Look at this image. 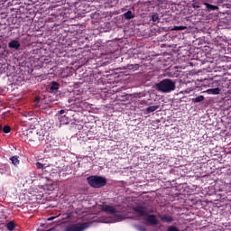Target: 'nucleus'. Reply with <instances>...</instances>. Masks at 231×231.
Returning <instances> with one entry per match:
<instances>
[{
  "mask_svg": "<svg viewBox=\"0 0 231 231\" xmlns=\"http://www.w3.org/2000/svg\"><path fill=\"white\" fill-rule=\"evenodd\" d=\"M155 88L161 93H171L176 89V81L171 79H164L157 83Z\"/></svg>",
  "mask_w": 231,
  "mask_h": 231,
  "instance_id": "1",
  "label": "nucleus"
},
{
  "mask_svg": "<svg viewBox=\"0 0 231 231\" xmlns=\"http://www.w3.org/2000/svg\"><path fill=\"white\" fill-rule=\"evenodd\" d=\"M87 181L93 189H102L107 185V180L102 176L92 175L87 178Z\"/></svg>",
  "mask_w": 231,
  "mask_h": 231,
  "instance_id": "2",
  "label": "nucleus"
},
{
  "mask_svg": "<svg viewBox=\"0 0 231 231\" xmlns=\"http://www.w3.org/2000/svg\"><path fill=\"white\" fill-rule=\"evenodd\" d=\"M91 226L89 222L76 223L67 226L64 231H86Z\"/></svg>",
  "mask_w": 231,
  "mask_h": 231,
  "instance_id": "3",
  "label": "nucleus"
},
{
  "mask_svg": "<svg viewBox=\"0 0 231 231\" xmlns=\"http://www.w3.org/2000/svg\"><path fill=\"white\" fill-rule=\"evenodd\" d=\"M100 208L102 212H107L108 214H113L114 216L116 215L118 212L116 208H115V207L106 204L101 205Z\"/></svg>",
  "mask_w": 231,
  "mask_h": 231,
  "instance_id": "4",
  "label": "nucleus"
},
{
  "mask_svg": "<svg viewBox=\"0 0 231 231\" xmlns=\"http://www.w3.org/2000/svg\"><path fill=\"white\" fill-rule=\"evenodd\" d=\"M134 212H136V214H138V216H140V217H143L144 216H147V214H149V210L145 207L136 206L135 208H134Z\"/></svg>",
  "mask_w": 231,
  "mask_h": 231,
  "instance_id": "5",
  "label": "nucleus"
},
{
  "mask_svg": "<svg viewBox=\"0 0 231 231\" xmlns=\"http://www.w3.org/2000/svg\"><path fill=\"white\" fill-rule=\"evenodd\" d=\"M167 77H170L171 79H174L176 77H180V71H178V68L173 67L166 69L165 71Z\"/></svg>",
  "mask_w": 231,
  "mask_h": 231,
  "instance_id": "6",
  "label": "nucleus"
},
{
  "mask_svg": "<svg viewBox=\"0 0 231 231\" xmlns=\"http://www.w3.org/2000/svg\"><path fill=\"white\" fill-rule=\"evenodd\" d=\"M146 225H152V226H155V225H158V218H156L155 215H149V213L146 215Z\"/></svg>",
  "mask_w": 231,
  "mask_h": 231,
  "instance_id": "7",
  "label": "nucleus"
},
{
  "mask_svg": "<svg viewBox=\"0 0 231 231\" xmlns=\"http://www.w3.org/2000/svg\"><path fill=\"white\" fill-rule=\"evenodd\" d=\"M0 174H6L7 176H10V166L8 164H0Z\"/></svg>",
  "mask_w": 231,
  "mask_h": 231,
  "instance_id": "8",
  "label": "nucleus"
},
{
  "mask_svg": "<svg viewBox=\"0 0 231 231\" xmlns=\"http://www.w3.org/2000/svg\"><path fill=\"white\" fill-rule=\"evenodd\" d=\"M8 48H10V50H19V48H21V43L17 40H12L8 43Z\"/></svg>",
  "mask_w": 231,
  "mask_h": 231,
  "instance_id": "9",
  "label": "nucleus"
},
{
  "mask_svg": "<svg viewBox=\"0 0 231 231\" xmlns=\"http://www.w3.org/2000/svg\"><path fill=\"white\" fill-rule=\"evenodd\" d=\"M15 222L14 221H9L5 224V228L9 231H14L15 230Z\"/></svg>",
  "mask_w": 231,
  "mask_h": 231,
  "instance_id": "10",
  "label": "nucleus"
},
{
  "mask_svg": "<svg viewBox=\"0 0 231 231\" xmlns=\"http://www.w3.org/2000/svg\"><path fill=\"white\" fill-rule=\"evenodd\" d=\"M161 220L164 223H172L174 221V218H172L171 216H162Z\"/></svg>",
  "mask_w": 231,
  "mask_h": 231,
  "instance_id": "11",
  "label": "nucleus"
},
{
  "mask_svg": "<svg viewBox=\"0 0 231 231\" xmlns=\"http://www.w3.org/2000/svg\"><path fill=\"white\" fill-rule=\"evenodd\" d=\"M208 93L209 95H219V93H221V88H209L208 89Z\"/></svg>",
  "mask_w": 231,
  "mask_h": 231,
  "instance_id": "12",
  "label": "nucleus"
},
{
  "mask_svg": "<svg viewBox=\"0 0 231 231\" xmlns=\"http://www.w3.org/2000/svg\"><path fill=\"white\" fill-rule=\"evenodd\" d=\"M60 84L57 81H52L50 86L51 91H58Z\"/></svg>",
  "mask_w": 231,
  "mask_h": 231,
  "instance_id": "13",
  "label": "nucleus"
},
{
  "mask_svg": "<svg viewBox=\"0 0 231 231\" xmlns=\"http://www.w3.org/2000/svg\"><path fill=\"white\" fill-rule=\"evenodd\" d=\"M204 6H206L208 12H214V10H217V5H212L211 4H208V3H204Z\"/></svg>",
  "mask_w": 231,
  "mask_h": 231,
  "instance_id": "14",
  "label": "nucleus"
},
{
  "mask_svg": "<svg viewBox=\"0 0 231 231\" xmlns=\"http://www.w3.org/2000/svg\"><path fill=\"white\" fill-rule=\"evenodd\" d=\"M10 161L12 162L13 165H14V167H17V165L21 163V162L19 161V156L17 155L11 157Z\"/></svg>",
  "mask_w": 231,
  "mask_h": 231,
  "instance_id": "15",
  "label": "nucleus"
},
{
  "mask_svg": "<svg viewBox=\"0 0 231 231\" xmlns=\"http://www.w3.org/2000/svg\"><path fill=\"white\" fill-rule=\"evenodd\" d=\"M203 100H205V96H199L197 97L192 98L191 102H193V104H198L199 102H203Z\"/></svg>",
  "mask_w": 231,
  "mask_h": 231,
  "instance_id": "16",
  "label": "nucleus"
},
{
  "mask_svg": "<svg viewBox=\"0 0 231 231\" xmlns=\"http://www.w3.org/2000/svg\"><path fill=\"white\" fill-rule=\"evenodd\" d=\"M152 23H160V14L152 13Z\"/></svg>",
  "mask_w": 231,
  "mask_h": 231,
  "instance_id": "17",
  "label": "nucleus"
},
{
  "mask_svg": "<svg viewBox=\"0 0 231 231\" xmlns=\"http://www.w3.org/2000/svg\"><path fill=\"white\" fill-rule=\"evenodd\" d=\"M157 109H160V106H148L146 108V113H154V111H157Z\"/></svg>",
  "mask_w": 231,
  "mask_h": 231,
  "instance_id": "18",
  "label": "nucleus"
},
{
  "mask_svg": "<svg viewBox=\"0 0 231 231\" xmlns=\"http://www.w3.org/2000/svg\"><path fill=\"white\" fill-rule=\"evenodd\" d=\"M125 19H134V15L133 14L132 11H127L126 13L124 14Z\"/></svg>",
  "mask_w": 231,
  "mask_h": 231,
  "instance_id": "19",
  "label": "nucleus"
},
{
  "mask_svg": "<svg viewBox=\"0 0 231 231\" xmlns=\"http://www.w3.org/2000/svg\"><path fill=\"white\" fill-rule=\"evenodd\" d=\"M7 66L0 62V73H6Z\"/></svg>",
  "mask_w": 231,
  "mask_h": 231,
  "instance_id": "20",
  "label": "nucleus"
},
{
  "mask_svg": "<svg viewBox=\"0 0 231 231\" xmlns=\"http://www.w3.org/2000/svg\"><path fill=\"white\" fill-rule=\"evenodd\" d=\"M2 131L5 134H8V133H10V131H12V128L9 125H5V126L2 127Z\"/></svg>",
  "mask_w": 231,
  "mask_h": 231,
  "instance_id": "21",
  "label": "nucleus"
},
{
  "mask_svg": "<svg viewBox=\"0 0 231 231\" xmlns=\"http://www.w3.org/2000/svg\"><path fill=\"white\" fill-rule=\"evenodd\" d=\"M173 30L177 32H181L183 30H187V26H174Z\"/></svg>",
  "mask_w": 231,
  "mask_h": 231,
  "instance_id": "22",
  "label": "nucleus"
},
{
  "mask_svg": "<svg viewBox=\"0 0 231 231\" xmlns=\"http://www.w3.org/2000/svg\"><path fill=\"white\" fill-rule=\"evenodd\" d=\"M36 168L37 169H42V171H44V169H46V166L41 162H36Z\"/></svg>",
  "mask_w": 231,
  "mask_h": 231,
  "instance_id": "23",
  "label": "nucleus"
},
{
  "mask_svg": "<svg viewBox=\"0 0 231 231\" xmlns=\"http://www.w3.org/2000/svg\"><path fill=\"white\" fill-rule=\"evenodd\" d=\"M168 231H180V229L174 226H171L168 227Z\"/></svg>",
  "mask_w": 231,
  "mask_h": 231,
  "instance_id": "24",
  "label": "nucleus"
},
{
  "mask_svg": "<svg viewBox=\"0 0 231 231\" xmlns=\"http://www.w3.org/2000/svg\"><path fill=\"white\" fill-rule=\"evenodd\" d=\"M137 230H139V231H147V229L143 226H137Z\"/></svg>",
  "mask_w": 231,
  "mask_h": 231,
  "instance_id": "25",
  "label": "nucleus"
},
{
  "mask_svg": "<svg viewBox=\"0 0 231 231\" xmlns=\"http://www.w3.org/2000/svg\"><path fill=\"white\" fill-rule=\"evenodd\" d=\"M36 104H39L41 102V97H37L34 100Z\"/></svg>",
  "mask_w": 231,
  "mask_h": 231,
  "instance_id": "26",
  "label": "nucleus"
},
{
  "mask_svg": "<svg viewBox=\"0 0 231 231\" xmlns=\"http://www.w3.org/2000/svg\"><path fill=\"white\" fill-rule=\"evenodd\" d=\"M64 113H66L65 110H60V115H64Z\"/></svg>",
  "mask_w": 231,
  "mask_h": 231,
  "instance_id": "27",
  "label": "nucleus"
},
{
  "mask_svg": "<svg viewBox=\"0 0 231 231\" xmlns=\"http://www.w3.org/2000/svg\"><path fill=\"white\" fill-rule=\"evenodd\" d=\"M3 131V125H0V133Z\"/></svg>",
  "mask_w": 231,
  "mask_h": 231,
  "instance_id": "28",
  "label": "nucleus"
}]
</instances>
